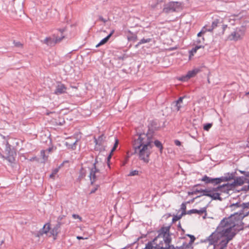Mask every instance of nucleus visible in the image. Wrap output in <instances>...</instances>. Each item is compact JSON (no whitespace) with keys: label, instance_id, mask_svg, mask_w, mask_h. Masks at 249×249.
<instances>
[{"label":"nucleus","instance_id":"obj_58","mask_svg":"<svg viewBox=\"0 0 249 249\" xmlns=\"http://www.w3.org/2000/svg\"><path fill=\"white\" fill-rule=\"evenodd\" d=\"M36 157L32 158L30 160L31 161H33L34 160H36Z\"/></svg>","mask_w":249,"mask_h":249},{"label":"nucleus","instance_id":"obj_28","mask_svg":"<svg viewBox=\"0 0 249 249\" xmlns=\"http://www.w3.org/2000/svg\"><path fill=\"white\" fill-rule=\"evenodd\" d=\"M219 23V19H215L213 21V22L212 23V25L210 27V28H212V31H213L214 28H215L218 26V24Z\"/></svg>","mask_w":249,"mask_h":249},{"label":"nucleus","instance_id":"obj_59","mask_svg":"<svg viewBox=\"0 0 249 249\" xmlns=\"http://www.w3.org/2000/svg\"><path fill=\"white\" fill-rule=\"evenodd\" d=\"M116 148L113 147V148H112V149L111 150L110 153H112L113 152L116 150Z\"/></svg>","mask_w":249,"mask_h":249},{"label":"nucleus","instance_id":"obj_31","mask_svg":"<svg viewBox=\"0 0 249 249\" xmlns=\"http://www.w3.org/2000/svg\"><path fill=\"white\" fill-rule=\"evenodd\" d=\"M187 248H189V245L187 243H183L181 246L180 247H174V249H186Z\"/></svg>","mask_w":249,"mask_h":249},{"label":"nucleus","instance_id":"obj_37","mask_svg":"<svg viewBox=\"0 0 249 249\" xmlns=\"http://www.w3.org/2000/svg\"><path fill=\"white\" fill-rule=\"evenodd\" d=\"M183 215V214H181V213L179 215H174L173 219H172L173 221L175 222V221H177L178 220L182 217V216Z\"/></svg>","mask_w":249,"mask_h":249},{"label":"nucleus","instance_id":"obj_8","mask_svg":"<svg viewBox=\"0 0 249 249\" xmlns=\"http://www.w3.org/2000/svg\"><path fill=\"white\" fill-rule=\"evenodd\" d=\"M5 150L7 155L6 159L10 162H13L15 161L14 156L16 154L15 152L13 149H12L11 145L8 143L7 141L6 142Z\"/></svg>","mask_w":249,"mask_h":249},{"label":"nucleus","instance_id":"obj_44","mask_svg":"<svg viewBox=\"0 0 249 249\" xmlns=\"http://www.w3.org/2000/svg\"><path fill=\"white\" fill-rule=\"evenodd\" d=\"M72 217L74 218V219H79L80 221H82V218L81 217H80L79 215L78 214H73L72 215Z\"/></svg>","mask_w":249,"mask_h":249},{"label":"nucleus","instance_id":"obj_34","mask_svg":"<svg viewBox=\"0 0 249 249\" xmlns=\"http://www.w3.org/2000/svg\"><path fill=\"white\" fill-rule=\"evenodd\" d=\"M201 31L203 33L205 34L206 32H212V28H210V27L208 28L207 26H204L202 29H201Z\"/></svg>","mask_w":249,"mask_h":249},{"label":"nucleus","instance_id":"obj_18","mask_svg":"<svg viewBox=\"0 0 249 249\" xmlns=\"http://www.w3.org/2000/svg\"><path fill=\"white\" fill-rule=\"evenodd\" d=\"M60 228V227L56 225L55 226L53 227L52 229H50V235H49V236H53V239H56L57 234L59 232Z\"/></svg>","mask_w":249,"mask_h":249},{"label":"nucleus","instance_id":"obj_56","mask_svg":"<svg viewBox=\"0 0 249 249\" xmlns=\"http://www.w3.org/2000/svg\"><path fill=\"white\" fill-rule=\"evenodd\" d=\"M111 156H112V153H110V154L108 155V156L107 158V161L109 160L110 159V158L111 157Z\"/></svg>","mask_w":249,"mask_h":249},{"label":"nucleus","instance_id":"obj_2","mask_svg":"<svg viewBox=\"0 0 249 249\" xmlns=\"http://www.w3.org/2000/svg\"><path fill=\"white\" fill-rule=\"evenodd\" d=\"M152 139L147 135L140 134L137 138H135L133 143L134 154L137 155L139 159L144 163L149 161V156L153 147Z\"/></svg>","mask_w":249,"mask_h":249},{"label":"nucleus","instance_id":"obj_49","mask_svg":"<svg viewBox=\"0 0 249 249\" xmlns=\"http://www.w3.org/2000/svg\"><path fill=\"white\" fill-rule=\"evenodd\" d=\"M99 18L100 21L103 22L104 23H106L107 21V20L103 18V17L102 16H100Z\"/></svg>","mask_w":249,"mask_h":249},{"label":"nucleus","instance_id":"obj_55","mask_svg":"<svg viewBox=\"0 0 249 249\" xmlns=\"http://www.w3.org/2000/svg\"><path fill=\"white\" fill-rule=\"evenodd\" d=\"M202 34H204L201 31H200V32H199L197 34V37H200Z\"/></svg>","mask_w":249,"mask_h":249},{"label":"nucleus","instance_id":"obj_24","mask_svg":"<svg viewBox=\"0 0 249 249\" xmlns=\"http://www.w3.org/2000/svg\"><path fill=\"white\" fill-rule=\"evenodd\" d=\"M77 142V140L75 141L74 142H65V145L68 148L74 149L76 148V143Z\"/></svg>","mask_w":249,"mask_h":249},{"label":"nucleus","instance_id":"obj_21","mask_svg":"<svg viewBox=\"0 0 249 249\" xmlns=\"http://www.w3.org/2000/svg\"><path fill=\"white\" fill-rule=\"evenodd\" d=\"M65 217L66 216L65 215H59L57 219L56 225L58 226L61 228V226L65 223V222L64 221Z\"/></svg>","mask_w":249,"mask_h":249},{"label":"nucleus","instance_id":"obj_10","mask_svg":"<svg viewBox=\"0 0 249 249\" xmlns=\"http://www.w3.org/2000/svg\"><path fill=\"white\" fill-rule=\"evenodd\" d=\"M64 37L65 36L62 35H61L60 37H56L55 39H52L50 37H47L45 38L44 40L41 41V42L48 46H52L57 43L60 42Z\"/></svg>","mask_w":249,"mask_h":249},{"label":"nucleus","instance_id":"obj_57","mask_svg":"<svg viewBox=\"0 0 249 249\" xmlns=\"http://www.w3.org/2000/svg\"><path fill=\"white\" fill-rule=\"evenodd\" d=\"M76 238H77V239H84L83 237H82V236H77V237H76Z\"/></svg>","mask_w":249,"mask_h":249},{"label":"nucleus","instance_id":"obj_43","mask_svg":"<svg viewBox=\"0 0 249 249\" xmlns=\"http://www.w3.org/2000/svg\"><path fill=\"white\" fill-rule=\"evenodd\" d=\"M241 173L243 174L246 177L249 178V172H246V171H241ZM247 181L249 182V178L247 179Z\"/></svg>","mask_w":249,"mask_h":249},{"label":"nucleus","instance_id":"obj_51","mask_svg":"<svg viewBox=\"0 0 249 249\" xmlns=\"http://www.w3.org/2000/svg\"><path fill=\"white\" fill-rule=\"evenodd\" d=\"M118 143H119V141L117 139L115 141V142L114 144V146H113V147H115V148H117V147L118 146Z\"/></svg>","mask_w":249,"mask_h":249},{"label":"nucleus","instance_id":"obj_9","mask_svg":"<svg viewBox=\"0 0 249 249\" xmlns=\"http://www.w3.org/2000/svg\"><path fill=\"white\" fill-rule=\"evenodd\" d=\"M233 187V184L226 183L213 188V191L228 194L229 191L231 190Z\"/></svg>","mask_w":249,"mask_h":249},{"label":"nucleus","instance_id":"obj_25","mask_svg":"<svg viewBox=\"0 0 249 249\" xmlns=\"http://www.w3.org/2000/svg\"><path fill=\"white\" fill-rule=\"evenodd\" d=\"M212 191L208 189H203L201 194H200L197 197H200L202 196H205L210 197L211 196Z\"/></svg>","mask_w":249,"mask_h":249},{"label":"nucleus","instance_id":"obj_23","mask_svg":"<svg viewBox=\"0 0 249 249\" xmlns=\"http://www.w3.org/2000/svg\"><path fill=\"white\" fill-rule=\"evenodd\" d=\"M105 139V137L104 135H102L100 136L98 139H95L94 140V142L96 144H99V145H102V142L104 141Z\"/></svg>","mask_w":249,"mask_h":249},{"label":"nucleus","instance_id":"obj_30","mask_svg":"<svg viewBox=\"0 0 249 249\" xmlns=\"http://www.w3.org/2000/svg\"><path fill=\"white\" fill-rule=\"evenodd\" d=\"M60 168V167L59 166V167H58L57 168L53 169L52 170V174L50 175V178H53L55 175H56L58 172Z\"/></svg>","mask_w":249,"mask_h":249},{"label":"nucleus","instance_id":"obj_54","mask_svg":"<svg viewBox=\"0 0 249 249\" xmlns=\"http://www.w3.org/2000/svg\"><path fill=\"white\" fill-rule=\"evenodd\" d=\"M59 32L62 34L64 32H65L66 31V28H62V29H59Z\"/></svg>","mask_w":249,"mask_h":249},{"label":"nucleus","instance_id":"obj_5","mask_svg":"<svg viewBox=\"0 0 249 249\" xmlns=\"http://www.w3.org/2000/svg\"><path fill=\"white\" fill-rule=\"evenodd\" d=\"M245 34V30L243 28H236L228 37L230 40L237 41L243 38Z\"/></svg>","mask_w":249,"mask_h":249},{"label":"nucleus","instance_id":"obj_15","mask_svg":"<svg viewBox=\"0 0 249 249\" xmlns=\"http://www.w3.org/2000/svg\"><path fill=\"white\" fill-rule=\"evenodd\" d=\"M247 178L244 177H239L234 179V182L232 183L233 187L237 185H242L247 181Z\"/></svg>","mask_w":249,"mask_h":249},{"label":"nucleus","instance_id":"obj_20","mask_svg":"<svg viewBox=\"0 0 249 249\" xmlns=\"http://www.w3.org/2000/svg\"><path fill=\"white\" fill-rule=\"evenodd\" d=\"M50 230V224L46 223L43 226V227L40 230L39 234L42 235L43 234H47L49 232Z\"/></svg>","mask_w":249,"mask_h":249},{"label":"nucleus","instance_id":"obj_29","mask_svg":"<svg viewBox=\"0 0 249 249\" xmlns=\"http://www.w3.org/2000/svg\"><path fill=\"white\" fill-rule=\"evenodd\" d=\"M46 152L45 150H42L40 152L41 156L42 157L44 161H46L48 160V155H46Z\"/></svg>","mask_w":249,"mask_h":249},{"label":"nucleus","instance_id":"obj_52","mask_svg":"<svg viewBox=\"0 0 249 249\" xmlns=\"http://www.w3.org/2000/svg\"><path fill=\"white\" fill-rule=\"evenodd\" d=\"M227 27V25H223V26H222V29H223L222 34H224V33L225 29H226Z\"/></svg>","mask_w":249,"mask_h":249},{"label":"nucleus","instance_id":"obj_62","mask_svg":"<svg viewBox=\"0 0 249 249\" xmlns=\"http://www.w3.org/2000/svg\"><path fill=\"white\" fill-rule=\"evenodd\" d=\"M247 94H249V92L247 93Z\"/></svg>","mask_w":249,"mask_h":249},{"label":"nucleus","instance_id":"obj_7","mask_svg":"<svg viewBox=\"0 0 249 249\" xmlns=\"http://www.w3.org/2000/svg\"><path fill=\"white\" fill-rule=\"evenodd\" d=\"M180 6V2L178 1H171L164 5L163 12L165 13L175 12L179 9Z\"/></svg>","mask_w":249,"mask_h":249},{"label":"nucleus","instance_id":"obj_17","mask_svg":"<svg viewBox=\"0 0 249 249\" xmlns=\"http://www.w3.org/2000/svg\"><path fill=\"white\" fill-rule=\"evenodd\" d=\"M206 213V209L204 207L201 208L200 210L197 209H192L187 211V213L188 214H191L192 213H197L198 214H202L204 213Z\"/></svg>","mask_w":249,"mask_h":249},{"label":"nucleus","instance_id":"obj_11","mask_svg":"<svg viewBox=\"0 0 249 249\" xmlns=\"http://www.w3.org/2000/svg\"><path fill=\"white\" fill-rule=\"evenodd\" d=\"M199 71V70L198 69H194L193 70L189 71L187 74L185 76H182L180 80L183 81H187L190 78L194 77Z\"/></svg>","mask_w":249,"mask_h":249},{"label":"nucleus","instance_id":"obj_39","mask_svg":"<svg viewBox=\"0 0 249 249\" xmlns=\"http://www.w3.org/2000/svg\"><path fill=\"white\" fill-rule=\"evenodd\" d=\"M137 36L135 34H132L131 36H127L128 40L135 41L137 39Z\"/></svg>","mask_w":249,"mask_h":249},{"label":"nucleus","instance_id":"obj_1","mask_svg":"<svg viewBox=\"0 0 249 249\" xmlns=\"http://www.w3.org/2000/svg\"><path fill=\"white\" fill-rule=\"evenodd\" d=\"M242 225L232 217L229 216L223 218L217 227L216 230L206 239L205 242H209V245H212L218 241L224 240L230 242L234 238L236 231L242 229Z\"/></svg>","mask_w":249,"mask_h":249},{"label":"nucleus","instance_id":"obj_26","mask_svg":"<svg viewBox=\"0 0 249 249\" xmlns=\"http://www.w3.org/2000/svg\"><path fill=\"white\" fill-rule=\"evenodd\" d=\"M210 197L214 200H222V198L220 196V194L218 193H213L212 192L211 196H210Z\"/></svg>","mask_w":249,"mask_h":249},{"label":"nucleus","instance_id":"obj_3","mask_svg":"<svg viewBox=\"0 0 249 249\" xmlns=\"http://www.w3.org/2000/svg\"><path fill=\"white\" fill-rule=\"evenodd\" d=\"M170 229V226L161 227L158 231V235L146 244L144 249H174V245H170L172 238Z\"/></svg>","mask_w":249,"mask_h":249},{"label":"nucleus","instance_id":"obj_6","mask_svg":"<svg viewBox=\"0 0 249 249\" xmlns=\"http://www.w3.org/2000/svg\"><path fill=\"white\" fill-rule=\"evenodd\" d=\"M97 162V159H96L95 162L92 164V167L90 168L89 178L91 184L96 181L100 174V170L96 166Z\"/></svg>","mask_w":249,"mask_h":249},{"label":"nucleus","instance_id":"obj_63","mask_svg":"<svg viewBox=\"0 0 249 249\" xmlns=\"http://www.w3.org/2000/svg\"><path fill=\"white\" fill-rule=\"evenodd\" d=\"M248 188L249 189V185H248Z\"/></svg>","mask_w":249,"mask_h":249},{"label":"nucleus","instance_id":"obj_27","mask_svg":"<svg viewBox=\"0 0 249 249\" xmlns=\"http://www.w3.org/2000/svg\"><path fill=\"white\" fill-rule=\"evenodd\" d=\"M151 39L150 38H142L138 42V43L137 45H136L135 47L137 48L138 47V46H139L140 45L142 44L149 42L151 41Z\"/></svg>","mask_w":249,"mask_h":249},{"label":"nucleus","instance_id":"obj_41","mask_svg":"<svg viewBox=\"0 0 249 249\" xmlns=\"http://www.w3.org/2000/svg\"><path fill=\"white\" fill-rule=\"evenodd\" d=\"M212 124H205L203 126V129L205 130L208 131L210 128L212 127Z\"/></svg>","mask_w":249,"mask_h":249},{"label":"nucleus","instance_id":"obj_4","mask_svg":"<svg viewBox=\"0 0 249 249\" xmlns=\"http://www.w3.org/2000/svg\"><path fill=\"white\" fill-rule=\"evenodd\" d=\"M229 208L231 211L233 212V213L230 217H232V219L241 225L243 219L249 214V201L247 203L237 202L231 204Z\"/></svg>","mask_w":249,"mask_h":249},{"label":"nucleus","instance_id":"obj_45","mask_svg":"<svg viewBox=\"0 0 249 249\" xmlns=\"http://www.w3.org/2000/svg\"><path fill=\"white\" fill-rule=\"evenodd\" d=\"M183 99V97H179V99L176 101L177 105L181 103L182 102Z\"/></svg>","mask_w":249,"mask_h":249},{"label":"nucleus","instance_id":"obj_38","mask_svg":"<svg viewBox=\"0 0 249 249\" xmlns=\"http://www.w3.org/2000/svg\"><path fill=\"white\" fill-rule=\"evenodd\" d=\"M203 189H198L197 188H195V187L193 189V191L192 192V194L197 195L198 193H200V194H202Z\"/></svg>","mask_w":249,"mask_h":249},{"label":"nucleus","instance_id":"obj_47","mask_svg":"<svg viewBox=\"0 0 249 249\" xmlns=\"http://www.w3.org/2000/svg\"><path fill=\"white\" fill-rule=\"evenodd\" d=\"M98 188V186L97 185L90 191V194H91L94 193L97 190Z\"/></svg>","mask_w":249,"mask_h":249},{"label":"nucleus","instance_id":"obj_46","mask_svg":"<svg viewBox=\"0 0 249 249\" xmlns=\"http://www.w3.org/2000/svg\"><path fill=\"white\" fill-rule=\"evenodd\" d=\"M86 176V174L84 172H83L82 169L80 171V175L79 176V178H83Z\"/></svg>","mask_w":249,"mask_h":249},{"label":"nucleus","instance_id":"obj_36","mask_svg":"<svg viewBox=\"0 0 249 249\" xmlns=\"http://www.w3.org/2000/svg\"><path fill=\"white\" fill-rule=\"evenodd\" d=\"M186 204L184 203H182V204L181 205V209L182 211L181 214H183V215H185V214L187 213V212H186Z\"/></svg>","mask_w":249,"mask_h":249},{"label":"nucleus","instance_id":"obj_60","mask_svg":"<svg viewBox=\"0 0 249 249\" xmlns=\"http://www.w3.org/2000/svg\"><path fill=\"white\" fill-rule=\"evenodd\" d=\"M162 1V0H157V3H158L159 2H160Z\"/></svg>","mask_w":249,"mask_h":249},{"label":"nucleus","instance_id":"obj_19","mask_svg":"<svg viewBox=\"0 0 249 249\" xmlns=\"http://www.w3.org/2000/svg\"><path fill=\"white\" fill-rule=\"evenodd\" d=\"M114 32V30H112L110 32V33L107 36H106L105 38H104L103 39H102L100 41V42L96 45V47L98 48L99 46H101L102 45H104L105 43H106L107 42V41L109 40V39L110 37V36L113 35Z\"/></svg>","mask_w":249,"mask_h":249},{"label":"nucleus","instance_id":"obj_50","mask_svg":"<svg viewBox=\"0 0 249 249\" xmlns=\"http://www.w3.org/2000/svg\"><path fill=\"white\" fill-rule=\"evenodd\" d=\"M175 143L177 146H180L181 145V142L178 140H175Z\"/></svg>","mask_w":249,"mask_h":249},{"label":"nucleus","instance_id":"obj_61","mask_svg":"<svg viewBox=\"0 0 249 249\" xmlns=\"http://www.w3.org/2000/svg\"><path fill=\"white\" fill-rule=\"evenodd\" d=\"M178 227H179L181 228L180 224H179Z\"/></svg>","mask_w":249,"mask_h":249},{"label":"nucleus","instance_id":"obj_12","mask_svg":"<svg viewBox=\"0 0 249 249\" xmlns=\"http://www.w3.org/2000/svg\"><path fill=\"white\" fill-rule=\"evenodd\" d=\"M229 242L224 241V240H218V241L214 244H212L213 245V249H225Z\"/></svg>","mask_w":249,"mask_h":249},{"label":"nucleus","instance_id":"obj_13","mask_svg":"<svg viewBox=\"0 0 249 249\" xmlns=\"http://www.w3.org/2000/svg\"><path fill=\"white\" fill-rule=\"evenodd\" d=\"M219 179L217 178H211L208 177L207 175H205L201 179L202 181L205 182L206 183H212L214 185L219 184Z\"/></svg>","mask_w":249,"mask_h":249},{"label":"nucleus","instance_id":"obj_32","mask_svg":"<svg viewBox=\"0 0 249 249\" xmlns=\"http://www.w3.org/2000/svg\"><path fill=\"white\" fill-rule=\"evenodd\" d=\"M154 144L156 147L160 148L161 150L163 148L161 143L158 140H156L154 142Z\"/></svg>","mask_w":249,"mask_h":249},{"label":"nucleus","instance_id":"obj_33","mask_svg":"<svg viewBox=\"0 0 249 249\" xmlns=\"http://www.w3.org/2000/svg\"><path fill=\"white\" fill-rule=\"evenodd\" d=\"M187 236L190 238V241L188 244L189 245V248H190L192 243L194 242V241L196 239V238L194 235H192L191 234H187Z\"/></svg>","mask_w":249,"mask_h":249},{"label":"nucleus","instance_id":"obj_40","mask_svg":"<svg viewBox=\"0 0 249 249\" xmlns=\"http://www.w3.org/2000/svg\"><path fill=\"white\" fill-rule=\"evenodd\" d=\"M13 43L14 46L16 47L21 48L23 47V44L19 41H14Z\"/></svg>","mask_w":249,"mask_h":249},{"label":"nucleus","instance_id":"obj_53","mask_svg":"<svg viewBox=\"0 0 249 249\" xmlns=\"http://www.w3.org/2000/svg\"><path fill=\"white\" fill-rule=\"evenodd\" d=\"M176 109L177 111H178L180 107H181V106H180L179 104H178L176 103Z\"/></svg>","mask_w":249,"mask_h":249},{"label":"nucleus","instance_id":"obj_22","mask_svg":"<svg viewBox=\"0 0 249 249\" xmlns=\"http://www.w3.org/2000/svg\"><path fill=\"white\" fill-rule=\"evenodd\" d=\"M204 48V46L203 45H196L195 48H193L192 50L189 52V56L191 57L194 55L196 51L200 48Z\"/></svg>","mask_w":249,"mask_h":249},{"label":"nucleus","instance_id":"obj_16","mask_svg":"<svg viewBox=\"0 0 249 249\" xmlns=\"http://www.w3.org/2000/svg\"><path fill=\"white\" fill-rule=\"evenodd\" d=\"M66 87L63 84H59L56 87L54 93L57 95L62 94L65 92Z\"/></svg>","mask_w":249,"mask_h":249},{"label":"nucleus","instance_id":"obj_14","mask_svg":"<svg viewBox=\"0 0 249 249\" xmlns=\"http://www.w3.org/2000/svg\"><path fill=\"white\" fill-rule=\"evenodd\" d=\"M233 178H234L233 174L229 173L225 175L224 176H222L221 177L218 178L219 179V184L222 182L228 181L230 180H231Z\"/></svg>","mask_w":249,"mask_h":249},{"label":"nucleus","instance_id":"obj_35","mask_svg":"<svg viewBox=\"0 0 249 249\" xmlns=\"http://www.w3.org/2000/svg\"><path fill=\"white\" fill-rule=\"evenodd\" d=\"M204 40L205 39L204 37H202L201 38H197L196 41V43L197 44V45H202L204 43Z\"/></svg>","mask_w":249,"mask_h":249},{"label":"nucleus","instance_id":"obj_48","mask_svg":"<svg viewBox=\"0 0 249 249\" xmlns=\"http://www.w3.org/2000/svg\"><path fill=\"white\" fill-rule=\"evenodd\" d=\"M53 147H49V148L45 150L46 153H47V154L50 153L51 152H52L53 151Z\"/></svg>","mask_w":249,"mask_h":249},{"label":"nucleus","instance_id":"obj_42","mask_svg":"<svg viewBox=\"0 0 249 249\" xmlns=\"http://www.w3.org/2000/svg\"><path fill=\"white\" fill-rule=\"evenodd\" d=\"M138 173H139L138 171H137V170H133V171H131L129 173V176H135V175H138Z\"/></svg>","mask_w":249,"mask_h":249}]
</instances>
